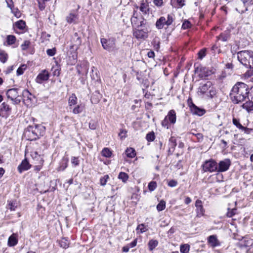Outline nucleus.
<instances>
[{
  "mask_svg": "<svg viewBox=\"0 0 253 253\" xmlns=\"http://www.w3.org/2000/svg\"><path fill=\"white\" fill-rule=\"evenodd\" d=\"M11 108L6 102H3L0 108V112L3 113L6 117L10 115Z\"/></svg>",
  "mask_w": 253,
  "mask_h": 253,
  "instance_id": "nucleus-19",
  "label": "nucleus"
},
{
  "mask_svg": "<svg viewBox=\"0 0 253 253\" xmlns=\"http://www.w3.org/2000/svg\"><path fill=\"white\" fill-rule=\"evenodd\" d=\"M78 19L77 12H71L67 17L66 20L69 23L75 22Z\"/></svg>",
  "mask_w": 253,
  "mask_h": 253,
  "instance_id": "nucleus-25",
  "label": "nucleus"
},
{
  "mask_svg": "<svg viewBox=\"0 0 253 253\" xmlns=\"http://www.w3.org/2000/svg\"><path fill=\"white\" fill-rule=\"evenodd\" d=\"M108 175H105L103 177L100 179V183L102 186H105L109 179Z\"/></svg>",
  "mask_w": 253,
  "mask_h": 253,
  "instance_id": "nucleus-50",
  "label": "nucleus"
},
{
  "mask_svg": "<svg viewBox=\"0 0 253 253\" xmlns=\"http://www.w3.org/2000/svg\"><path fill=\"white\" fill-rule=\"evenodd\" d=\"M49 75L48 72L45 70H42L37 76L36 82L38 84H42L43 82L48 80Z\"/></svg>",
  "mask_w": 253,
  "mask_h": 253,
  "instance_id": "nucleus-11",
  "label": "nucleus"
},
{
  "mask_svg": "<svg viewBox=\"0 0 253 253\" xmlns=\"http://www.w3.org/2000/svg\"><path fill=\"white\" fill-rule=\"evenodd\" d=\"M26 68L27 66L26 65H21L17 70V75L18 76L22 75Z\"/></svg>",
  "mask_w": 253,
  "mask_h": 253,
  "instance_id": "nucleus-45",
  "label": "nucleus"
},
{
  "mask_svg": "<svg viewBox=\"0 0 253 253\" xmlns=\"http://www.w3.org/2000/svg\"><path fill=\"white\" fill-rule=\"evenodd\" d=\"M208 242L211 246L214 248L220 245V243L218 240L216 235H211L208 238Z\"/></svg>",
  "mask_w": 253,
  "mask_h": 253,
  "instance_id": "nucleus-18",
  "label": "nucleus"
},
{
  "mask_svg": "<svg viewBox=\"0 0 253 253\" xmlns=\"http://www.w3.org/2000/svg\"><path fill=\"white\" fill-rule=\"evenodd\" d=\"M176 146V139L173 137H171L169 139V154H171L172 152H173L175 147Z\"/></svg>",
  "mask_w": 253,
  "mask_h": 253,
  "instance_id": "nucleus-24",
  "label": "nucleus"
},
{
  "mask_svg": "<svg viewBox=\"0 0 253 253\" xmlns=\"http://www.w3.org/2000/svg\"><path fill=\"white\" fill-rule=\"evenodd\" d=\"M8 59V54L4 50H0V61L5 63Z\"/></svg>",
  "mask_w": 253,
  "mask_h": 253,
  "instance_id": "nucleus-30",
  "label": "nucleus"
},
{
  "mask_svg": "<svg viewBox=\"0 0 253 253\" xmlns=\"http://www.w3.org/2000/svg\"><path fill=\"white\" fill-rule=\"evenodd\" d=\"M242 107L243 109H246L248 112H253V102L250 100L246 101L243 104Z\"/></svg>",
  "mask_w": 253,
  "mask_h": 253,
  "instance_id": "nucleus-26",
  "label": "nucleus"
},
{
  "mask_svg": "<svg viewBox=\"0 0 253 253\" xmlns=\"http://www.w3.org/2000/svg\"><path fill=\"white\" fill-rule=\"evenodd\" d=\"M249 87L244 83L238 82L232 87L230 93L232 101L238 104L249 99Z\"/></svg>",
  "mask_w": 253,
  "mask_h": 253,
  "instance_id": "nucleus-1",
  "label": "nucleus"
},
{
  "mask_svg": "<svg viewBox=\"0 0 253 253\" xmlns=\"http://www.w3.org/2000/svg\"><path fill=\"white\" fill-rule=\"evenodd\" d=\"M174 20V15L172 13L168 14L167 18L164 16H161L156 21V27L158 30L162 29L165 25L168 27L172 24Z\"/></svg>",
  "mask_w": 253,
  "mask_h": 253,
  "instance_id": "nucleus-5",
  "label": "nucleus"
},
{
  "mask_svg": "<svg viewBox=\"0 0 253 253\" xmlns=\"http://www.w3.org/2000/svg\"><path fill=\"white\" fill-rule=\"evenodd\" d=\"M72 41H75L74 45L75 46H79L81 44V39L80 37L79 36L78 34L77 33H75L72 38Z\"/></svg>",
  "mask_w": 253,
  "mask_h": 253,
  "instance_id": "nucleus-31",
  "label": "nucleus"
},
{
  "mask_svg": "<svg viewBox=\"0 0 253 253\" xmlns=\"http://www.w3.org/2000/svg\"><path fill=\"white\" fill-rule=\"evenodd\" d=\"M147 140L149 142L153 141L155 139V134L153 132L148 133L146 136Z\"/></svg>",
  "mask_w": 253,
  "mask_h": 253,
  "instance_id": "nucleus-52",
  "label": "nucleus"
},
{
  "mask_svg": "<svg viewBox=\"0 0 253 253\" xmlns=\"http://www.w3.org/2000/svg\"><path fill=\"white\" fill-rule=\"evenodd\" d=\"M17 207V204L16 201H10L8 205V208L11 211H14Z\"/></svg>",
  "mask_w": 253,
  "mask_h": 253,
  "instance_id": "nucleus-47",
  "label": "nucleus"
},
{
  "mask_svg": "<svg viewBox=\"0 0 253 253\" xmlns=\"http://www.w3.org/2000/svg\"><path fill=\"white\" fill-rule=\"evenodd\" d=\"M236 211V209H233L231 210L229 209H228V211H227V212L226 213L227 216H228L229 217H232L235 214Z\"/></svg>",
  "mask_w": 253,
  "mask_h": 253,
  "instance_id": "nucleus-55",
  "label": "nucleus"
},
{
  "mask_svg": "<svg viewBox=\"0 0 253 253\" xmlns=\"http://www.w3.org/2000/svg\"><path fill=\"white\" fill-rule=\"evenodd\" d=\"M77 98L75 94H72L71 96H70L68 100L69 105L71 107L72 105H74L77 103Z\"/></svg>",
  "mask_w": 253,
  "mask_h": 253,
  "instance_id": "nucleus-32",
  "label": "nucleus"
},
{
  "mask_svg": "<svg viewBox=\"0 0 253 253\" xmlns=\"http://www.w3.org/2000/svg\"><path fill=\"white\" fill-rule=\"evenodd\" d=\"M101 42L103 48L108 51H113L116 49L115 40L114 38H102L101 39Z\"/></svg>",
  "mask_w": 253,
  "mask_h": 253,
  "instance_id": "nucleus-8",
  "label": "nucleus"
},
{
  "mask_svg": "<svg viewBox=\"0 0 253 253\" xmlns=\"http://www.w3.org/2000/svg\"><path fill=\"white\" fill-rule=\"evenodd\" d=\"M206 50H207V49L204 48H202L199 51V52L198 53L199 59L201 60L204 57H205V56L206 55Z\"/></svg>",
  "mask_w": 253,
  "mask_h": 253,
  "instance_id": "nucleus-48",
  "label": "nucleus"
},
{
  "mask_svg": "<svg viewBox=\"0 0 253 253\" xmlns=\"http://www.w3.org/2000/svg\"><path fill=\"white\" fill-rule=\"evenodd\" d=\"M39 7L41 10H43L45 7V3L49 0H37Z\"/></svg>",
  "mask_w": 253,
  "mask_h": 253,
  "instance_id": "nucleus-44",
  "label": "nucleus"
},
{
  "mask_svg": "<svg viewBox=\"0 0 253 253\" xmlns=\"http://www.w3.org/2000/svg\"><path fill=\"white\" fill-rule=\"evenodd\" d=\"M153 2L154 4L158 7H161L163 4V0H153Z\"/></svg>",
  "mask_w": 253,
  "mask_h": 253,
  "instance_id": "nucleus-59",
  "label": "nucleus"
},
{
  "mask_svg": "<svg viewBox=\"0 0 253 253\" xmlns=\"http://www.w3.org/2000/svg\"><path fill=\"white\" fill-rule=\"evenodd\" d=\"M31 156L33 159H35L36 160H40V164H42L43 161L42 160L41 155L38 154V153L36 151L31 152Z\"/></svg>",
  "mask_w": 253,
  "mask_h": 253,
  "instance_id": "nucleus-34",
  "label": "nucleus"
},
{
  "mask_svg": "<svg viewBox=\"0 0 253 253\" xmlns=\"http://www.w3.org/2000/svg\"><path fill=\"white\" fill-rule=\"evenodd\" d=\"M22 96L23 103L27 106L30 105L32 100L33 95L29 91V90L25 89L22 92Z\"/></svg>",
  "mask_w": 253,
  "mask_h": 253,
  "instance_id": "nucleus-12",
  "label": "nucleus"
},
{
  "mask_svg": "<svg viewBox=\"0 0 253 253\" xmlns=\"http://www.w3.org/2000/svg\"><path fill=\"white\" fill-rule=\"evenodd\" d=\"M157 186V184L156 181H151L148 184V189L150 191H153L155 190Z\"/></svg>",
  "mask_w": 253,
  "mask_h": 253,
  "instance_id": "nucleus-46",
  "label": "nucleus"
},
{
  "mask_svg": "<svg viewBox=\"0 0 253 253\" xmlns=\"http://www.w3.org/2000/svg\"><path fill=\"white\" fill-rule=\"evenodd\" d=\"M190 250V246L188 244L181 245L180 247V251L182 253H188Z\"/></svg>",
  "mask_w": 253,
  "mask_h": 253,
  "instance_id": "nucleus-39",
  "label": "nucleus"
},
{
  "mask_svg": "<svg viewBox=\"0 0 253 253\" xmlns=\"http://www.w3.org/2000/svg\"><path fill=\"white\" fill-rule=\"evenodd\" d=\"M96 123L94 121H91L89 123V127L91 129H95L96 128Z\"/></svg>",
  "mask_w": 253,
  "mask_h": 253,
  "instance_id": "nucleus-61",
  "label": "nucleus"
},
{
  "mask_svg": "<svg viewBox=\"0 0 253 253\" xmlns=\"http://www.w3.org/2000/svg\"><path fill=\"white\" fill-rule=\"evenodd\" d=\"M30 45V42L29 41L26 40L21 44V47L22 50H27Z\"/></svg>",
  "mask_w": 253,
  "mask_h": 253,
  "instance_id": "nucleus-49",
  "label": "nucleus"
},
{
  "mask_svg": "<svg viewBox=\"0 0 253 253\" xmlns=\"http://www.w3.org/2000/svg\"><path fill=\"white\" fill-rule=\"evenodd\" d=\"M127 131L125 129H121L119 133V136L121 139H123L126 137Z\"/></svg>",
  "mask_w": 253,
  "mask_h": 253,
  "instance_id": "nucleus-54",
  "label": "nucleus"
},
{
  "mask_svg": "<svg viewBox=\"0 0 253 253\" xmlns=\"http://www.w3.org/2000/svg\"><path fill=\"white\" fill-rule=\"evenodd\" d=\"M6 95L14 104H18L21 102V97L19 95L17 88H13L8 89L6 91Z\"/></svg>",
  "mask_w": 253,
  "mask_h": 253,
  "instance_id": "nucleus-6",
  "label": "nucleus"
},
{
  "mask_svg": "<svg viewBox=\"0 0 253 253\" xmlns=\"http://www.w3.org/2000/svg\"><path fill=\"white\" fill-rule=\"evenodd\" d=\"M229 36V34L228 32H224L222 33L219 35V36L217 37L219 40H221L223 42L227 41Z\"/></svg>",
  "mask_w": 253,
  "mask_h": 253,
  "instance_id": "nucleus-37",
  "label": "nucleus"
},
{
  "mask_svg": "<svg viewBox=\"0 0 253 253\" xmlns=\"http://www.w3.org/2000/svg\"><path fill=\"white\" fill-rule=\"evenodd\" d=\"M169 120L165 117L164 120L162 122V125L166 127L167 128H169Z\"/></svg>",
  "mask_w": 253,
  "mask_h": 253,
  "instance_id": "nucleus-62",
  "label": "nucleus"
},
{
  "mask_svg": "<svg viewBox=\"0 0 253 253\" xmlns=\"http://www.w3.org/2000/svg\"><path fill=\"white\" fill-rule=\"evenodd\" d=\"M59 244L61 247L67 249L69 247V243L66 238H63L60 241Z\"/></svg>",
  "mask_w": 253,
  "mask_h": 253,
  "instance_id": "nucleus-36",
  "label": "nucleus"
},
{
  "mask_svg": "<svg viewBox=\"0 0 253 253\" xmlns=\"http://www.w3.org/2000/svg\"><path fill=\"white\" fill-rule=\"evenodd\" d=\"M177 7H182L185 5L184 0H177Z\"/></svg>",
  "mask_w": 253,
  "mask_h": 253,
  "instance_id": "nucleus-63",
  "label": "nucleus"
},
{
  "mask_svg": "<svg viewBox=\"0 0 253 253\" xmlns=\"http://www.w3.org/2000/svg\"><path fill=\"white\" fill-rule=\"evenodd\" d=\"M84 107L82 105H78L73 110V113L75 114H77L81 113L84 110Z\"/></svg>",
  "mask_w": 253,
  "mask_h": 253,
  "instance_id": "nucleus-43",
  "label": "nucleus"
},
{
  "mask_svg": "<svg viewBox=\"0 0 253 253\" xmlns=\"http://www.w3.org/2000/svg\"><path fill=\"white\" fill-rule=\"evenodd\" d=\"M172 124H174L176 122V113L174 110H170L167 116L165 117Z\"/></svg>",
  "mask_w": 253,
  "mask_h": 253,
  "instance_id": "nucleus-22",
  "label": "nucleus"
},
{
  "mask_svg": "<svg viewBox=\"0 0 253 253\" xmlns=\"http://www.w3.org/2000/svg\"><path fill=\"white\" fill-rule=\"evenodd\" d=\"M101 154L105 157L110 158L111 156L112 152L108 148H104L101 152Z\"/></svg>",
  "mask_w": 253,
  "mask_h": 253,
  "instance_id": "nucleus-40",
  "label": "nucleus"
},
{
  "mask_svg": "<svg viewBox=\"0 0 253 253\" xmlns=\"http://www.w3.org/2000/svg\"><path fill=\"white\" fill-rule=\"evenodd\" d=\"M135 12H134L132 17L131 18V22L133 26L139 27L143 24V21H140L139 23L137 22V17Z\"/></svg>",
  "mask_w": 253,
  "mask_h": 253,
  "instance_id": "nucleus-27",
  "label": "nucleus"
},
{
  "mask_svg": "<svg viewBox=\"0 0 253 253\" xmlns=\"http://www.w3.org/2000/svg\"><path fill=\"white\" fill-rule=\"evenodd\" d=\"M243 242L244 243V245L246 247L251 246L253 244L252 240L247 239L246 237L244 238Z\"/></svg>",
  "mask_w": 253,
  "mask_h": 253,
  "instance_id": "nucleus-53",
  "label": "nucleus"
},
{
  "mask_svg": "<svg viewBox=\"0 0 253 253\" xmlns=\"http://www.w3.org/2000/svg\"><path fill=\"white\" fill-rule=\"evenodd\" d=\"M232 122L234 126H235L239 129L244 131L245 133L249 134L250 133V131H251L252 129L247 127L243 126L240 123L239 119H236L235 118H233L232 120Z\"/></svg>",
  "mask_w": 253,
  "mask_h": 253,
  "instance_id": "nucleus-13",
  "label": "nucleus"
},
{
  "mask_svg": "<svg viewBox=\"0 0 253 253\" xmlns=\"http://www.w3.org/2000/svg\"><path fill=\"white\" fill-rule=\"evenodd\" d=\"M16 37L13 35H8L6 38V42L8 45H12L15 42Z\"/></svg>",
  "mask_w": 253,
  "mask_h": 253,
  "instance_id": "nucleus-41",
  "label": "nucleus"
},
{
  "mask_svg": "<svg viewBox=\"0 0 253 253\" xmlns=\"http://www.w3.org/2000/svg\"><path fill=\"white\" fill-rule=\"evenodd\" d=\"M202 167L204 172H212L217 171V164L212 159L206 161Z\"/></svg>",
  "mask_w": 253,
  "mask_h": 253,
  "instance_id": "nucleus-7",
  "label": "nucleus"
},
{
  "mask_svg": "<svg viewBox=\"0 0 253 253\" xmlns=\"http://www.w3.org/2000/svg\"><path fill=\"white\" fill-rule=\"evenodd\" d=\"M177 185V182L176 180H170L169 182H168V185L169 186V187H175L176 185Z\"/></svg>",
  "mask_w": 253,
  "mask_h": 253,
  "instance_id": "nucleus-60",
  "label": "nucleus"
},
{
  "mask_svg": "<svg viewBox=\"0 0 253 253\" xmlns=\"http://www.w3.org/2000/svg\"><path fill=\"white\" fill-rule=\"evenodd\" d=\"M13 26L15 32L17 33H19V32L16 30V29H19L20 30H24L26 27V23L24 21L22 20H20L16 22L14 24Z\"/></svg>",
  "mask_w": 253,
  "mask_h": 253,
  "instance_id": "nucleus-21",
  "label": "nucleus"
},
{
  "mask_svg": "<svg viewBox=\"0 0 253 253\" xmlns=\"http://www.w3.org/2000/svg\"><path fill=\"white\" fill-rule=\"evenodd\" d=\"M166 208V202L164 200H161L157 206V210L158 211H161Z\"/></svg>",
  "mask_w": 253,
  "mask_h": 253,
  "instance_id": "nucleus-42",
  "label": "nucleus"
},
{
  "mask_svg": "<svg viewBox=\"0 0 253 253\" xmlns=\"http://www.w3.org/2000/svg\"><path fill=\"white\" fill-rule=\"evenodd\" d=\"M231 165V161L229 159H225L221 161L217 165V172H224L227 171Z\"/></svg>",
  "mask_w": 253,
  "mask_h": 253,
  "instance_id": "nucleus-9",
  "label": "nucleus"
},
{
  "mask_svg": "<svg viewBox=\"0 0 253 253\" xmlns=\"http://www.w3.org/2000/svg\"><path fill=\"white\" fill-rule=\"evenodd\" d=\"M18 243L17 235L13 233L8 239L7 245L9 247H14Z\"/></svg>",
  "mask_w": 253,
  "mask_h": 253,
  "instance_id": "nucleus-20",
  "label": "nucleus"
},
{
  "mask_svg": "<svg viewBox=\"0 0 253 253\" xmlns=\"http://www.w3.org/2000/svg\"><path fill=\"white\" fill-rule=\"evenodd\" d=\"M133 36L137 39H145L148 37L147 33L143 30H136L133 32Z\"/></svg>",
  "mask_w": 253,
  "mask_h": 253,
  "instance_id": "nucleus-17",
  "label": "nucleus"
},
{
  "mask_svg": "<svg viewBox=\"0 0 253 253\" xmlns=\"http://www.w3.org/2000/svg\"><path fill=\"white\" fill-rule=\"evenodd\" d=\"M158 245V242L156 240H150L148 243L149 250L153 251Z\"/></svg>",
  "mask_w": 253,
  "mask_h": 253,
  "instance_id": "nucleus-29",
  "label": "nucleus"
},
{
  "mask_svg": "<svg viewBox=\"0 0 253 253\" xmlns=\"http://www.w3.org/2000/svg\"><path fill=\"white\" fill-rule=\"evenodd\" d=\"M197 93L199 96L206 95L209 98H213L216 94V90L213 86L211 82L207 81L205 83H201L198 88Z\"/></svg>",
  "mask_w": 253,
  "mask_h": 253,
  "instance_id": "nucleus-3",
  "label": "nucleus"
},
{
  "mask_svg": "<svg viewBox=\"0 0 253 253\" xmlns=\"http://www.w3.org/2000/svg\"><path fill=\"white\" fill-rule=\"evenodd\" d=\"M78 73L79 75H86L88 73V68L85 65H78L77 66Z\"/></svg>",
  "mask_w": 253,
  "mask_h": 253,
  "instance_id": "nucleus-23",
  "label": "nucleus"
},
{
  "mask_svg": "<svg viewBox=\"0 0 253 253\" xmlns=\"http://www.w3.org/2000/svg\"><path fill=\"white\" fill-rule=\"evenodd\" d=\"M237 58L239 62L247 68H253V52L242 50L238 52Z\"/></svg>",
  "mask_w": 253,
  "mask_h": 253,
  "instance_id": "nucleus-4",
  "label": "nucleus"
},
{
  "mask_svg": "<svg viewBox=\"0 0 253 253\" xmlns=\"http://www.w3.org/2000/svg\"><path fill=\"white\" fill-rule=\"evenodd\" d=\"M118 178L121 179L124 183H126L128 178V175L124 172H121L119 174Z\"/></svg>",
  "mask_w": 253,
  "mask_h": 253,
  "instance_id": "nucleus-35",
  "label": "nucleus"
},
{
  "mask_svg": "<svg viewBox=\"0 0 253 253\" xmlns=\"http://www.w3.org/2000/svg\"><path fill=\"white\" fill-rule=\"evenodd\" d=\"M31 168L29 162L26 159L23 160L21 163L18 167V170L20 173H22L23 171L27 170Z\"/></svg>",
  "mask_w": 253,
  "mask_h": 253,
  "instance_id": "nucleus-15",
  "label": "nucleus"
},
{
  "mask_svg": "<svg viewBox=\"0 0 253 253\" xmlns=\"http://www.w3.org/2000/svg\"><path fill=\"white\" fill-rule=\"evenodd\" d=\"M196 217H200L204 215L205 210L202 207H197L196 209Z\"/></svg>",
  "mask_w": 253,
  "mask_h": 253,
  "instance_id": "nucleus-38",
  "label": "nucleus"
},
{
  "mask_svg": "<svg viewBox=\"0 0 253 253\" xmlns=\"http://www.w3.org/2000/svg\"><path fill=\"white\" fill-rule=\"evenodd\" d=\"M45 128L42 125L29 126L24 133V137L28 140L33 141L43 136L45 133Z\"/></svg>",
  "mask_w": 253,
  "mask_h": 253,
  "instance_id": "nucleus-2",
  "label": "nucleus"
},
{
  "mask_svg": "<svg viewBox=\"0 0 253 253\" xmlns=\"http://www.w3.org/2000/svg\"><path fill=\"white\" fill-rule=\"evenodd\" d=\"M188 102L189 104V107L192 113L193 114L198 115L199 116H201L203 115L206 111L204 109L199 108L197 106H196L192 101L191 99L188 100Z\"/></svg>",
  "mask_w": 253,
  "mask_h": 253,
  "instance_id": "nucleus-10",
  "label": "nucleus"
},
{
  "mask_svg": "<svg viewBox=\"0 0 253 253\" xmlns=\"http://www.w3.org/2000/svg\"><path fill=\"white\" fill-rule=\"evenodd\" d=\"M46 53L48 56H52L55 55V49L52 48V49H48L46 50Z\"/></svg>",
  "mask_w": 253,
  "mask_h": 253,
  "instance_id": "nucleus-58",
  "label": "nucleus"
},
{
  "mask_svg": "<svg viewBox=\"0 0 253 253\" xmlns=\"http://www.w3.org/2000/svg\"><path fill=\"white\" fill-rule=\"evenodd\" d=\"M245 7L244 9H242L240 6L236 8V10L241 14L244 13L246 11H248V7L249 5L253 4V0H241Z\"/></svg>",
  "mask_w": 253,
  "mask_h": 253,
  "instance_id": "nucleus-14",
  "label": "nucleus"
},
{
  "mask_svg": "<svg viewBox=\"0 0 253 253\" xmlns=\"http://www.w3.org/2000/svg\"><path fill=\"white\" fill-rule=\"evenodd\" d=\"M67 166H68L67 162H65L64 163L63 162L61 164L60 167L58 168V170L59 171H63L66 169V168L67 167Z\"/></svg>",
  "mask_w": 253,
  "mask_h": 253,
  "instance_id": "nucleus-56",
  "label": "nucleus"
},
{
  "mask_svg": "<svg viewBox=\"0 0 253 253\" xmlns=\"http://www.w3.org/2000/svg\"><path fill=\"white\" fill-rule=\"evenodd\" d=\"M5 1L7 3V6L12 9V7H13L12 0H5Z\"/></svg>",
  "mask_w": 253,
  "mask_h": 253,
  "instance_id": "nucleus-64",
  "label": "nucleus"
},
{
  "mask_svg": "<svg viewBox=\"0 0 253 253\" xmlns=\"http://www.w3.org/2000/svg\"><path fill=\"white\" fill-rule=\"evenodd\" d=\"M136 230L137 234H141L146 232L147 229L144 224H140L138 225Z\"/></svg>",
  "mask_w": 253,
  "mask_h": 253,
  "instance_id": "nucleus-33",
  "label": "nucleus"
},
{
  "mask_svg": "<svg viewBox=\"0 0 253 253\" xmlns=\"http://www.w3.org/2000/svg\"><path fill=\"white\" fill-rule=\"evenodd\" d=\"M126 156L130 158H134L136 155L135 150L132 148H127L126 151Z\"/></svg>",
  "mask_w": 253,
  "mask_h": 253,
  "instance_id": "nucleus-28",
  "label": "nucleus"
},
{
  "mask_svg": "<svg viewBox=\"0 0 253 253\" xmlns=\"http://www.w3.org/2000/svg\"><path fill=\"white\" fill-rule=\"evenodd\" d=\"M136 8H139V10L143 13V14H147L149 11V5L147 1L144 0H142L140 1V6L138 7L136 6Z\"/></svg>",
  "mask_w": 253,
  "mask_h": 253,
  "instance_id": "nucleus-16",
  "label": "nucleus"
},
{
  "mask_svg": "<svg viewBox=\"0 0 253 253\" xmlns=\"http://www.w3.org/2000/svg\"><path fill=\"white\" fill-rule=\"evenodd\" d=\"M191 23L188 21H185L182 25V28L183 29H188L191 27Z\"/></svg>",
  "mask_w": 253,
  "mask_h": 253,
  "instance_id": "nucleus-57",
  "label": "nucleus"
},
{
  "mask_svg": "<svg viewBox=\"0 0 253 253\" xmlns=\"http://www.w3.org/2000/svg\"><path fill=\"white\" fill-rule=\"evenodd\" d=\"M71 163L75 167L78 166L80 164V160L79 159V157H72L71 158Z\"/></svg>",
  "mask_w": 253,
  "mask_h": 253,
  "instance_id": "nucleus-51",
  "label": "nucleus"
}]
</instances>
